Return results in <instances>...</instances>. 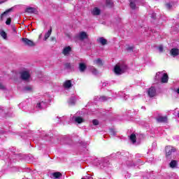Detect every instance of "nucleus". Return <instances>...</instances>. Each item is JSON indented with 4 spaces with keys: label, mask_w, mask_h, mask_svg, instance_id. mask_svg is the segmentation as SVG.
<instances>
[{
    "label": "nucleus",
    "mask_w": 179,
    "mask_h": 179,
    "mask_svg": "<svg viewBox=\"0 0 179 179\" xmlns=\"http://www.w3.org/2000/svg\"><path fill=\"white\" fill-rule=\"evenodd\" d=\"M25 12L27 13H34V12H36V8L33 7H28L26 8Z\"/></svg>",
    "instance_id": "obj_21"
},
{
    "label": "nucleus",
    "mask_w": 179,
    "mask_h": 179,
    "mask_svg": "<svg viewBox=\"0 0 179 179\" xmlns=\"http://www.w3.org/2000/svg\"><path fill=\"white\" fill-rule=\"evenodd\" d=\"M98 43H100L101 45H107V39L101 37L99 39H97Z\"/></svg>",
    "instance_id": "obj_16"
},
{
    "label": "nucleus",
    "mask_w": 179,
    "mask_h": 179,
    "mask_svg": "<svg viewBox=\"0 0 179 179\" xmlns=\"http://www.w3.org/2000/svg\"><path fill=\"white\" fill-rule=\"evenodd\" d=\"M21 41L24 43V45H28V47H34L36 43L34 42L27 38H22Z\"/></svg>",
    "instance_id": "obj_3"
},
{
    "label": "nucleus",
    "mask_w": 179,
    "mask_h": 179,
    "mask_svg": "<svg viewBox=\"0 0 179 179\" xmlns=\"http://www.w3.org/2000/svg\"><path fill=\"white\" fill-rule=\"evenodd\" d=\"M106 5L107 8H113V6H114V3L113 2V0H106Z\"/></svg>",
    "instance_id": "obj_22"
},
{
    "label": "nucleus",
    "mask_w": 179,
    "mask_h": 179,
    "mask_svg": "<svg viewBox=\"0 0 179 179\" xmlns=\"http://www.w3.org/2000/svg\"><path fill=\"white\" fill-rule=\"evenodd\" d=\"M94 65H97L98 66H103L104 64L103 63V60L100 58H97L96 59L94 60Z\"/></svg>",
    "instance_id": "obj_12"
},
{
    "label": "nucleus",
    "mask_w": 179,
    "mask_h": 179,
    "mask_svg": "<svg viewBox=\"0 0 179 179\" xmlns=\"http://www.w3.org/2000/svg\"><path fill=\"white\" fill-rule=\"evenodd\" d=\"M36 107H37V108H41V103H38L36 104Z\"/></svg>",
    "instance_id": "obj_36"
},
{
    "label": "nucleus",
    "mask_w": 179,
    "mask_h": 179,
    "mask_svg": "<svg viewBox=\"0 0 179 179\" xmlns=\"http://www.w3.org/2000/svg\"><path fill=\"white\" fill-rule=\"evenodd\" d=\"M10 12H13V8H8L1 13L0 15V22H3V18L7 17L8 13H10Z\"/></svg>",
    "instance_id": "obj_6"
},
{
    "label": "nucleus",
    "mask_w": 179,
    "mask_h": 179,
    "mask_svg": "<svg viewBox=\"0 0 179 179\" xmlns=\"http://www.w3.org/2000/svg\"><path fill=\"white\" fill-rule=\"evenodd\" d=\"M162 83H167L169 82V75L164 73L161 78Z\"/></svg>",
    "instance_id": "obj_9"
},
{
    "label": "nucleus",
    "mask_w": 179,
    "mask_h": 179,
    "mask_svg": "<svg viewBox=\"0 0 179 179\" xmlns=\"http://www.w3.org/2000/svg\"><path fill=\"white\" fill-rule=\"evenodd\" d=\"M69 103H70V104H72L73 106H74V104H75V100H73V99H70Z\"/></svg>",
    "instance_id": "obj_35"
},
{
    "label": "nucleus",
    "mask_w": 179,
    "mask_h": 179,
    "mask_svg": "<svg viewBox=\"0 0 179 179\" xmlns=\"http://www.w3.org/2000/svg\"><path fill=\"white\" fill-rule=\"evenodd\" d=\"M90 179H93V178L91 177Z\"/></svg>",
    "instance_id": "obj_44"
},
{
    "label": "nucleus",
    "mask_w": 179,
    "mask_h": 179,
    "mask_svg": "<svg viewBox=\"0 0 179 179\" xmlns=\"http://www.w3.org/2000/svg\"><path fill=\"white\" fill-rule=\"evenodd\" d=\"M13 31H16V29H13Z\"/></svg>",
    "instance_id": "obj_41"
},
{
    "label": "nucleus",
    "mask_w": 179,
    "mask_h": 179,
    "mask_svg": "<svg viewBox=\"0 0 179 179\" xmlns=\"http://www.w3.org/2000/svg\"><path fill=\"white\" fill-rule=\"evenodd\" d=\"M53 177L55 178H59V177H62V173L61 172H55L53 173Z\"/></svg>",
    "instance_id": "obj_25"
},
{
    "label": "nucleus",
    "mask_w": 179,
    "mask_h": 179,
    "mask_svg": "<svg viewBox=\"0 0 179 179\" xmlns=\"http://www.w3.org/2000/svg\"><path fill=\"white\" fill-rule=\"evenodd\" d=\"M87 68V66H86V64L79 63L78 69H79L80 72H85V71H86Z\"/></svg>",
    "instance_id": "obj_8"
},
{
    "label": "nucleus",
    "mask_w": 179,
    "mask_h": 179,
    "mask_svg": "<svg viewBox=\"0 0 179 179\" xmlns=\"http://www.w3.org/2000/svg\"><path fill=\"white\" fill-rule=\"evenodd\" d=\"M24 90L30 92V91H31V87H29V86L25 87L24 88Z\"/></svg>",
    "instance_id": "obj_31"
},
{
    "label": "nucleus",
    "mask_w": 179,
    "mask_h": 179,
    "mask_svg": "<svg viewBox=\"0 0 179 179\" xmlns=\"http://www.w3.org/2000/svg\"><path fill=\"white\" fill-rule=\"evenodd\" d=\"M51 33H52V28H50L48 32L45 34L44 41H47L48 38H50V36H51Z\"/></svg>",
    "instance_id": "obj_17"
},
{
    "label": "nucleus",
    "mask_w": 179,
    "mask_h": 179,
    "mask_svg": "<svg viewBox=\"0 0 179 179\" xmlns=\"http://www.w3.org/2000/svg\"><path fill=\"white\" fill-rule=\"evenodd\" d=\"M134 46H128L126 50L127 51H129L130 52H134Z\"/></svg>",
    "instance_id": "obj_27"
},
{
    "label": "nucleus",
    "mask_w": 179,
    "mask_h": 179,
    "mask_svg": "<svg viewBox=\"0 0 179 179\" xmlns=\"http://www.w3.org/2000/svg\"><path fill=\"white\" fill-rule=\"evenodd\" d=\"M10 23H12V18L8 17L6 21V24L7 26H10Z\"/></svg>",
    "instance_id": "obj_26"
},
{
    "label": "nucleus",
    "mask_w": 179,
    "mask_h": 179,
    "mask_svg": "<svg viewBox=\"0 0 179 179\" xmlns=\"http://www.w3.org/2000/svg\"><path fill=\"white\" fill-rule=\"evenodd\" d=\"M65 69H71V63H66L64 64Z\"/></svg>",
    "instance_id": "obj_28"
},
{
    "label": "nucleus",
    "mask_w": 179,
    "mask_h": 179,
    "mask_svg": "<svg viewBox=\"0 0 179 179\" xmlns=\"http://www.w3.org/2000/svg\"><path fill=\"white\" fill-rule=\"evenodd\" d=\"M93 125H99V121L97 120H92Z\"/></svg>",
    "instance_id": "obj_30"
},
{
    "label": "nucleus",
    "mask_w": 179,
    "mask_h": 179,
    "mask_svg": "<svg viewBox=\"0 0 179 179\" xmlns=\"http://www.w3.org/2000/svg\"><path fill=\"white\" fill-rule=\"evenodd\" d=\"M148 93L150 97H155L156 96V88L155 87H150L148 89Z\"/></svg>",
    "instance_id": "obj_7"
},
{
    "label": "nucleus",
    "mask_w": 179,
    "mask_h": 179,
    "mask_svg": "<svg viewBox=\"0 0 179 179\" xmlns=\"http://www.w3.org/2000/svg\"><path fill=\"white\" fill-rule=\"evenodd\" d=\"M39 38H41V35H39Z\"/></svg>",
    "instance_id": "obj_42"
},
{
    "label": "nucleus",
    "mask_w": 179,
    "mask_h": 179,
    "mask_svg": "<svg viewBox=\"0 0 179 179\" xmlns=\"http://www.w3.org/2000/svg\"><path fill=\"white\" fill-rule=\"evenodd\" d=\"M92 72L93 75H97V73H99V71L97 70V69H94V68L92 70Z\"/></svg>",
    "instance_id": "obj_29"
},
{
    "label": "nucleus",
    "mask_w": 179,
    "mask_h": 179,
    "mask_svg": "<svg viewBox=\"0 0 179 179\" xmlns=\"http://www.w3.org/2000/svg\"><path fill=\"white\" fill-rule=\"evenodd\" d=\"M166 6H167V8H169L170 9V8H171V4L166 3Z\"/></svg>",
    "instance_id": "obj_39"
},
{
    "label": "nucleus",
    "mask_w": 179,
    "mask_h": 179,
    "mask_svg": "<svg viewBox=\"0 0 179 179\" xmlns=\"http://www.w3.org/2000/svg\"><path fill=\"white\" fill-rule=\"evenodd\" d=\"M177 163L178 162L176 160H172L170 162L169 166L171 169H175V167H177Z\"/></svg>",
    "instance_id": "obj_23"
},
{
    "label": "nucleus",
    "mask_w": 179,
    "mask_h": 179,
    "mask_svg": "<svg viewBox=\"0 0 179 179\" xmlns=\"http://www.w3.org/2000/svg\"><path fill=\"white\" fill-rule=\"evenodd\" d=\"M20 79L22 80L27 81L30 79V72L27 71H23L20 72Z\"/></svg>",
    "instance_id": "obj_2"
},
{
    "label": "nucleus",
    "mask_w": 179,
    "mask_h": 179,
    "mask_svg": "<svg viewBox=\"0 0 179 179\" xmlns=\"http://www.w3.org/2000/svg\"><path fill=\"white\" fill-rule=\"evenodd\" d=\"M64 87H65V89L72 87V81H71V80H66L64 83Z\"/></svg>",
    "instance_id": "obj_13"
},
{
    "label": "nucleus",
    "mask_w": 179,
    "mask_h": 179,
    "mask_svg": "<svg viewBox=\"0 0 179 179\" xmlns=\"http://www.w3.org/2000/svg\"><path fill=\"white\" fill-rule=\"evenodd\" d=\"M0 35L4 40H6V38H8V34H6L5 31H1L0 32Z\"/></svg>",
    "instance_id": "obj_24"
},
{
    "label": "nucleus",
    "mask_w": 179,
    "mask_h": 179,
    "mask_svg": "<svg viewBox=\"0 0 179 179\" xmlns=\"http://www.w3.org/2000/svg\"><path fill=\"white\" fill-rule=\"evenodd\" d=\"M0 89H1L2 90L5 89V86H3V85H2L1 83H0Z\"/></svg>",
    "instance_id": "obj_37"
},
{
    "label": "nucleus",
    "mask_w": 179,
    "mask_h": 179,
    "mask_svg": "<svg viewBox=\"0 0 179 179\" xmlns=\"http://www.w3.org/2000/svg\"><path fill=\"white\" fill-rule=\"evenodd\" d=\"M99 99L100 100H101V101H104V100H107V98L104 96H101Z\"/></svg>",
    "instance_id": "obj_34"
},
{
    "label": "nucleus",
    "mask_w": 179,
    "mask_h": 179,
    "mask_svg": "<svg viewBox=\"0 0 179 179\" xmlns=\"http://www.w3.org/2000/svg\"><path fill=\"white\" fill-rule=\"evenodd\" d=\"M135 1L129 0V6L132 10H135L136 9V3Z\"/></svg>",
    "instance_id": "obj_18"
},
{
    "label": "nucleus",
    "mask_w": 179,
    "mask_h": 179,
    "mask_svg": "<svg viewBox=\"0 0 179 179\" xmlns=\"http://www.w3.org/2000/svg\"><path fill=\"white\" fill-rule=\"evenodd\" d=\"M170 54L172 57H177L179 55V49L172 48L170 51Z\"/></svg>",
    "instance_id": "obj_10"
},
{
    "label": "nucleus",
    "mask_w": 179,
    "mask_h": 179,
    "mask_svg": "<svg viewBox=\"0 0 179 179\" xmlns=\"http://www.w3.org/2000/svg\"><path fill=\"white\" fill-rule=\"evenodd\" d=\"M176 152V148L174 147L168 145L165 148V153L166 157H169V156H171L173 152Z\"/></svg>",
    "instance_id": "obj_5"
},
{
    "label": "nucleus",
    "mask_w": 179,
    "mask_h": 179,
    "mask_svg": "<svg viewBox=\"0 0 179 179\" xmlns=\"http://www.w3.org/2000/svg\"><path fill=\"white\" fill-rule=\"evenodd\" d=\"M129 139L132 143H136V135L135 134H131L130 135Z\"/></svg>",
    "instance_id": "obj_20"
},
{
    "label": "nucleus",
    "mask_w": 179,
    "mask_h": 179,
    "mask_svg": "<svg viewBox=\"0 0 179 179\" xmlns=\"http://www.w3.org/2000/svg\"><path fill=\"white\" fill-rule=\"evenodd\" d=\"M76 38H78L80 40V41H83V40H87V38H89V35H87V33L85 31H81L80 32L79 35L76 36Z\"/></svg>",
    "instance_id": "obj_4"
},
{
    "label": "nucleus",
    "mask_w": 179,
    "mask_h": 179,
    "mask_svg": "<svg viewBox=\"0 0 179 179\" xmlns=\"http://www.w3.org/2000/svg\"><path fill=\"white\" fill-rule=\"evenodd\" d=\"M66 36H67V37H69V34H67Z\"/></svg>",
    "instance_id": "obj_43"
},
{
    "label": "nucleus",
    "mask_w": 179,
    "mask_h": 179,
    "mask_svg": "<svg viewBox=\"0 0 179 179\" xmlns=\"http://www.w3.org/2000/svg\"><path fill=\"white\" fill-rule=\"evenodd\" d=\"M110 131L111 134H113V135H115V131H114V129H111Z\"/></svg>",
    "instance_id": "obj_38"
},
{
    "label": "nucleus",
    "mask_w": 179,
    "mask_h": 179,
    "mask_svg": "<svg viewBox=\"0 0 179 179\" xmlns=\"http://www.w3.org/2000/svg\"><path fill=\"white\" fill-rule=\"evenodd\" d=\"M50 41H55V43H57V38H55V36H52L50 38Z\"/></svg>",
    "instance_id": "obj_33"
},
{
    "label": "nucleus",
    "mask_w": 179,
    "mask_h": 179,
    "mask_svg": "<svg viewBox=\"0 0 179 179\" xmlns=\"http://www.w3.org/2000/svg\"><path fill=\"white\" fill-rule=\"evenodd\" d=\"M101 13V11L100 9L97 7H95L93 10L92 11V14L94 15V16H99Z\"/></svg>",
    "instance_id": "obj_14"
},
{
    "label": "nucleus",
    "mask_w": 179,
    "mask_h": 179,
    "mask_svg": "<svg viewBox=\"0 0 179 179\" xmlns=\"http://www.w3.org/2000/svg\"><path fill=\"white\" fill-rule=\"evenodd\" d=\"M167 120V116H159L156 119L157 122H166Z\"/></svg>",
    "instance_id": "obj_15"
},
{
    "label": "nucleus",
    "mask_w": 179,
    "mask_h": 179,
    "mask_svg": "<svg viewBox=\"0 0 179 179\" xmlns=\"http://www.w3.org/2000/svg\"><path fill=\"white\" fill-rule=\"evenodd\" d=\"M75 121L77 122V124H82V122H85V119L82 118L80 116H78L75 118Z\"/></svg>",
    "instance_id": "obj_19"
},
{
    "label": "nucleus",
    "mask_w": 179,
    "mask_h": 179,
    "mask_svg": "<svg viewBox=\"0 0 179 179\" xmlns=\"http://www.w3.org/2000/svg\"><path fill=\"white\" fill-rule=\"evenodd\" d=\"M128 69L127 64H116L114 67V72L115 75H122Z\"/></svg>",
    "instance_id": "obj_1"
},
{
    "label": "nucleus",
    "mask_w": 179,
    "mask_h": 179,
    "mask_svg": "<svg viewBox=\"0 0 179 179\" xmlns=\"http://www.w3.org/2000/svg\"><path fill=\"white\" fill-rule=\"evenodd\" d=\"M5 2V1H1L0 0V5H1V3H3Z\"/></svg>",
    "instance_id": "obj_40"
},
{
    "label": "nucleus",
    "mask_w": 179,
    "mask_h": 179,
    "mask_svg": "<svg viewBox=\"0 0 179 179\" xmlns=\"http://www.w3.org/2000/svg\"><path fill=\"white\" fill-rule=\"evenodd\" d=\"M158 50H159V52H163V51L164 50V49L163 48V46H162V45H160L158 48Z\"/></svg>",
    "instance_id": "obj_32"
},
{
    "label": "nucleus",
    "mask_w": 179,
    "mask_h": 179,
    "mask_svg": "<svg viewBox=\"0 0 179 179\" xmlns=\"http://www.w3.org/2000/svg\"><path fill=\"white\" fill-rule=\"evenodd\" d=\"M132 1H136V0H132Z\"/></svg>",
    "instance_id": "obj_45"
},
{
    "label": "nucleus",
    "mask_w": 179,
    "mask_h": 179,
    "mask_svg": "<svg viewBox=\"0 0 179 179\" xmlns=\"http://www.w3.org/2000/svg\"><path fill=\"white\" fill-rule=\"evenodd\" d=\"M71 51H72V48H71V46H67L63 49L62 54H64V55H69Z\"/></svg>",
    "instance_id": "obj_11"
}]
</instances>
